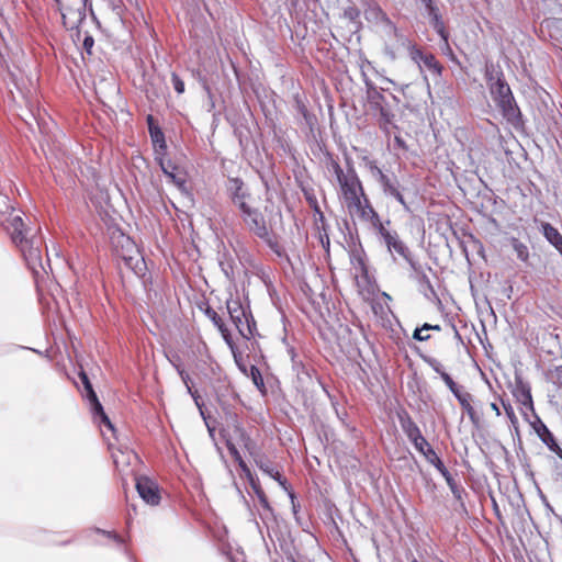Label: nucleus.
Returning <instances> with one entry per match:
<instances>
[{"label": "nucleus", "mask_w": 562, "mask_h": 562, "mask_svg": "<svg viewBox=\"0 0 562 562\" xmlns=\"http://www.w3.org/2000/svg\"><path fill=\"white\" fill-rule=\"evenodd\" d=\"M172 366L176 368L178 374L180 375L181 380L186 384V386L188 389V392L190 394H192L191 387L189 385V380H190L189 374L180 367V364H177V363L172 362Z\"/></svg>", "instance_id": "38"}, {"label": "nucleus", "mask_w": 562, "mask_h": 562, "mask_svg": "<svg viewBox=\"0 0 562 562\" xmlns=\"http://www.w3.org/2000/svg\"><path fill=\"white\" fill-rule=\"evenodd\" d=\"M360 16V11L355 5H349L344 10V18L357 24Z\"/></svg>", "instance_id": "32"}, {"label": "nucleus", "mask_w": 562, "mask_h": 562, "mask_svg": "<svg viewBox=\"0 0 562 562\" xmlns=\"http://www.w3.org/2000/svg\"><path fill=\"white\" fill-rule=\"evenodd\" d=\"M272 244H274L273 248H271L278 256H282V250L280 249L277 241L272 240Z\"/></svg>", "instance_id": "59"}, {"label": "nucleus", "mask_w": 562, "mask_h": 562, "mask_svg": "<svg viewBox=\"0 0 562 562\" xmlns=\"http://www.w3.org/2000/svg\"><path fill=\"white\" fill-rule=\"evenodd\" d=\"M351 262L357 271H359L362 274H367V266L364 263L363 258L360 255H352Z\"/></svg>", "instance_id": "34"}, {"label": "nucleus", "mask_w": 562, "mask_h": 562, "mask_svg": "<svg viewBox=\"0 0 562 562\" xmlns=\"http://www.w3.org/2000/svg\"><path fill=\"white\" fill-rule=\"evenodd\" d=\"M12 212L13 211H10L8 213L9 217L3 223L4 228L10 234L14 244H23L24 239L26 238L23 220L20 215H13Z\"/></svg>", "instance_id": "15"}, {"label": "nucleus", "mask_w": 562, "mask_h": 562, "mask_svg": "<svg viewBox=\"0 0 562 562\" xmlns=\"http://www.w3.org/2000/svg\"><path fill=\"white\" fill-rule=\"evenodd\" d=\"M227 312L238 333L246 339L255 335L256 322L249 306H244L238 297L231 296L226 301Z\"/></svg>", "instance_id": "2"}, {"label": "nucleus", "mask_w": 562, "mask_h": 562, "mask_svg": "<svg viewBox=\"0 0 562 562\" xmlns=\"http://www.w3.org/2000/svg\"><path fill=\"white\" fill-rule=\"evenodd\" d=\"M257 467L271 479L276 480L279 485H281L284 490L286 487V480L281 475V473L272 465V463L267 459H258L256 460Z\"/></svg>", "instance_id": "20"}, {"label": "nucleus", "mask_w": 562, "mask_h": 562, "mask_svg": "<svg viewBox=\"0 0 562 562\" xmlns=\"http://www.w3.org/2000/svg\"><path fill=\"white\" fill-rule=\"evenodd\" d=\"M226 192L232 203L241 212L249 206L251 194L245 182L238 177H229L226 182Z\"/></svg>", "instance_id": "9"}, {"label": "nucleus", "mask_w": 562, "mask_h": 562, "mask_svg": "<svg viewBox=\"0 0 562 562\" xmlns=\"http://www.w3.org/2000/svg\"><path fill=\"white\" fill-rule=\"evenodd\" d=\"M394 199L404 207L405 211H409V206L406 203V201L402 194V191L398 193V195H395Z\"/></svg>", "instance_id": "51"}, {"label": "nucleus", "mask_w": 562, "mask_h": 562, "mask_svg": "<svg viewBox=\"0 0 562 562\" xmlns=\"http://www.w3.org/2000/svg\"><path fill=\"white\" fill-rule=\"evenodd\" d=\"M485 79L492 99L502 111L504 117L508 122H517L520 119V111L502 69L493 63H487L485 65Z\"/></svg>", "instance_id": "1"}, {"label": "nucleus", "mask_w": 562, "mask_h": 562, "mask_svg": "<svg viewBox=\"0 0 562 562\" xmlns=\"http://www.w3.org/2000/svg\"><path fill=\"white\" fill-rule=\"evenodd\" d=\"M218 330L221 331L223 339L228 345V347L231 348L232 352L236 351L235 344H234V341L232 339V336H231V333L226 328V326L220 328Z\"/></svg>", "instance_id": "39"}, {"label": "nucleus", "mask_w": 562, "mask_h": 562, "mask_svg": "<svg viewBox=\"0 0 562 562\" xmlns=\"http://www.w3.org/2000/svg\"><path fill=\"white\" fill-rule=\"evenodd\" d=\"M169 178L179 188H182L186 183L184 179L181 177H178L175 172Z\"/></svg>", "instance_id": "47"}, {"label": "nucleus", "mask_w": 562, "mask_h": 562, "mask_svg": "<svg viewBox=\"0 0 562 562\" xmlns=\"http://www.w3.org/2000/svg\"><path fill=\"white\" fill-rule=\"evenodd\" d=\"M393 114L390 113L389 110L380 106V127L385 132H390V126L392 125Z\"/></svg>", "instance_id": "27"}, {"label": "nucleus", "mask_w": 562, "mask_h": 562, "mask_svg": "<svg viewBox=\"0 0 562 562\" xmlns=\"http://www.w3.org/2000/svg\"><path fill=\"white\" fill-rule=\"evenodd\" d=\"M97 531H98V532H101V533H103V535H105L106 537H109V538H111V539L115 540V541H116V542H119V543H121V542H122V538H121L119 535L114 533V532H111V531H104V530H100V529H98Z\"/></svg>", "instance_id": "48"}, {"label": "nucleus", "mask_w": 562, "mask_h": 562, "mask_svg": "<svg viewBox=\"0 0 562 562\" xmlns=\"http://www.w3.org/2000/svg\"><path fill=\"white\" fill-rule=\"evenodd\" d=\"M424 331L426 330L423 329V326L420 328H416L413 333V338L418 341L428 340L430 336L428 334H424Z\"/></svg>", "instance_id": "42"}, {"label": "nucleus", "mask_w": 562, "mask_h": 562, "mask_svg": "<svg viewBox=\"0 0 562 562\" xmlns=\"http://www.w3.org/2000/svg\"><path fill=\"white\" fill-rule=\"evenodd\" d=\"M372 14H374L375 18L382 16L385 18L384 13L379 8H373L371 10Z\"/></svg>", "instance_id": "58"}, {"label": "nucleus", "mask_w": 562, "mask_h": 562, "mask_svg": "<svg viewBox=\"0 0 562 562\" xmlns=\"http://www.w3.org/2000/svg\"><path fill=\"white\" fill-rule=\"evenodd\" d=\"M400 424L409 441L414 445L415 449H422L423 446L426 445V438L422 435L419 427L411 418L409 415L405 414L403 416H400Z\"/></svg>", "instance_id": "13"}, {"label": "nucleus", "mask_w": 562, "mask_h": 562, "mask_svg": "<svg viewBox=\"0 0 562 562\" xmlns=\"http://www.w3.org/2000/svg\"><path fill=\"white\" fill-rule=\"evenodd\" d=\"M456 398L458 400L459 404L461 405L462 409L467 413L469 416L471 423L474 426L480 425V416L472 406L473 397L469 392L463 391L462 393L457 394Z\"/></svg>", "instance_id": "18"}, {"label": "nucleus", "mask_w": 562, "mask_h": 562, "mask_svg": "<svg viewBox=\"0 0 562 562\" xmlns=\"http://www.w3.org/2000/svg\"><path fill=\"white\" fill-rule=\"evenodd\" d=\"M237 463H238V467L240 468V470L243 471V473H245L248 477H251L250 469L248 468L246 462L244 460H239Z\"/></svg>", "instance_id": "50"}, {"label": "nucleus", "mask_w": 562, "mask_h": 562, "mask_svg": "<svg viewBox=\"0 0 562 562\" xmlns=\"http://www.w3.org/2000/svg\"><path fill=\"white\" fill-rule=\"evenodd\" d=\"M251 485H252V488L259 499V503L260 505L262 506L263 510L267 512V513H272V508L269 504V501L265 494V492L261 490L260 486L256 485L252 481H251Z\"/></svg>", "instance_id": "29"}, {"label": "nucleus", "mask_w": 562, "mask_h": 562, "mask_svg": "<svg viewBox=\"0 0 562 562\" xmlns=\"http://www.w3.org/2000/svg\"><path fill=\"white\" fill-rule=\"evenodd\" d=\"M402 44L407 48L411 59L418 65L420 70L425 68L436 77L441 76L442 66L432 54H424L408 38H403Z\"/></svg>", "instance_id": "7"}, {"label": "nucleus", "mask_w": 562, "mask_h": 562, "mask_svg": "<svg viewBox=\"0 0 562 562\" xmlns=\"http://www.w3.org/2000/svg\"><path fill=\"white\" fill-rule=\"evenodd\" d=\"M441 379L454 396L463 392L447 372L441 373Z\"/></svg>", "instance_id": "31"}, {"label": "nucleus", "mask_w": 562, "mask_h": 562, "mask_svg": "<svg viewBox=\"0 0 562 562\" xmlns=\"http://www.w3.org/2000/svg\"><path fill=\"white\" fill-rule=\"evenodd\" d=\"M249 376L252 381V383L256 385V387L262 393H266V385L263 382V378L261 375V372L257 366H250L249 369Z\"/></svg>", "instance_id": "24"}, {"label": "nucleus", "mask_w": 562, "mask_h": 562, "mask_svg": "<svg viewBox=\"0 0 562 562\" xmlns=\"http://www.w3.org/2000/svg\"><path fill=\"white\" fill-rule=\"evenodd\" d=\"M416 2H419L424 7L425 10H427L428 8L435 5L432 0H416Z\"/></svg>", "instance_id": "56"}, {"label": "nucleus", "mask_w": 562, "mask_h": 562, "mask_svg": "<svg viewBox=\"0 0 562 562\" xmlns=\"http://www.w3.org/2000/svg\"><path fill=\"white\" fill-rule=\"evenodd\" d=\"M147 125H148V132L150 133L151 128L153 127H159L156 123H155V119L153 115H148L147 116Z\"/></svg>", "instance_id": "53"}, {"label": "nucleus", "mask_w": 562, "mask_h": 562, "mask_svg": "<svg viewBox=\"0 0 562 562\" xmlns=\"http://www.w3.org/2000/svg\"><path fill=\"white\" fill-rule=\"evenodd\" d=\"M93 44H94V40L92 36L90 35H87L83 40V48L86 49V52L88 54H91V49L93 47Z\"/></svg>", "instance_id": "45"}, {"label": "nucleus", "mask_w": 562, "mask_h": 562, "mask_svg": "<svg viewBox=\"0 0 562 562\" xmlns=\"http://www.w3.org/2000/svg\"><path fill=\"white\" fill-rule=\"evenodd\" d=\"M379 183H380L382 191L385 195L400 186L398 180L395 177L391 178L387 175L384 178H382L379 181Z\"/></svg>", "instance_id": "28"}, {"label": "nucleus", "mask_w": 562, "mask_h": 562, "mask_svg": "<svg viewBox=\"0 0 562 562\" xmlns=\"http://www.w3.org/2000/svg\"><path fill=\"white\" fill-rule=\"evenodd\" d=\"M134 269H135V272H136L137 274H138V273H140V271H142V267H139L138 262L136 263V266H135V268H134Z\"/></svg>", "instance_id": "63"}, {"label": "nucleus", "mask_w": 562, "mask_h": 562, "mask_svg": "<svg viewBox=\"0 0 562 562\" xmlns=\"http://www.w3.org/2000/svg\"><path fill=\"white\" fill-rule=\"evenodd\" d=\"M61 14L63 23L68 30L77 29L86 19L89 9L93 15L91 3L88 0H55Z\"/></svg>", "instance_id": "3"}, {"label": "nucleus", "mask_w": 562, "mask_h": 562, "mask_svg": "<svg viewBox=\"0 0 562 562\" xmlns=\"http://www.w3.org/2000/svg\"><path fill=\"white\" fill-rule=\"evenodd\" d=\"M289 353H290V356H291V360H292L293 368L299 367V366L301 364V362H297V361H296V359H295V358H296V355H295L294 349H290V350H289Z\"/></svg>", "instance_id": "55"}, {"label": "nucleus", "mask_w": 562, "mask_h": 562, "mask_svg": "<svg viewBox=\"0 0 562 562\" xmlns=\"http://www.w3.org/2000/svg\"><path fill=\"white\" fill-rule=\"evenodd\" d=\"M366 166L368 167L371 176L379 182L386 175L376 165V161L366 158Z\"/></svg>", "instance_id": "30"}, {"label": "nucleus", "mask_w": 562, "mask_h": 562, "mask_svg": "<svg viewBox=\"0 0 562 562\" xmlns=\"http://www.w3.org/2000/svg\"><path fill=\"white\" fill-rule=\"evenodd\" d=\"M515 396L521 404L522 408L530 411L536 416L530 386L527 383H524L522 381L517 382Z\"/></svg>", "instance_id": "19"}, {"label": "nucleus", "mask_w": 562, "mask_h": 562, "mask_svg": "<svg viewBox=\"0 0 562 562\" xmlns=\"http://www.w3.org/2000/svg\"><path fill=\"white\" fill-rule=\"evenodd\" d=\"M394 143H395V145H396L398 148H401V149H403V150H407V145H406L405 140H404L401 136L396 135V136L394 137Z\"/></svg>", "instance_id": "49"}, {"label": "nucleus", "mask_w": 562, "mask_h": 562, "mask_svg": "<svg viewBox=\"0 0 562 562\" xmlns=\"http://www.w3.org/2000/svg\"><path fill=\"white\" fill-rule=\"evenodd\" d=\"M150 139L155 147L156 151H159L160 154H164V151L167 149L166 140L164 132L160 127H153L150 133Z\"/></svg>", "instance_id": "22"}, {"label": "nucleus", "mask_w": 562, "mask_h": 562, "mask_svg": "<svg viewBox=\"0 0 562 562\" xmlns=\"http://www.w3.org/2000/svg\"><path fill=\"white\" fill-rule=\"evenodd\" d=\"M490 407H491V409H492L493 412H495V415H496V416H499V415H501L499 407L497 406V404H496V403H491Z\"/></svg>", "instance_id": "60"}, {"label": "nucleus", "mask_w": 562, "mask_h": 562, "mask_svg": "<svg viewBox=\"0 0 562 562\" xmlns=\"http://www.w3.org/2000/svg\"><path fill=\"white\" fill-rule=\"evenodd\" d=\"M447 484H448L452 495L454 496V498H457L458 501H461L464 490L457 484L454 479L450 483H447Z\"/></svg>", "instance_id": "37"}, {"label": "nucleus", "mask_w": 562, "mask_h": 562, "mask_svg": "<svg viewBox=\"0 0 562 562\" xmlns=\"http://www.w3.org/2000/svg\"><path fill=\"white\" fill-rule=\"evenodd\" d=\"M540 232L558 252L562 251V234L553 225L548 222H541Z\"/></svg>", "instance_id": "17"}, {"label": "nucleus", "mask_w": 562, "mask_h": 562, "mask_svg": "<svg viewBox=\"0 0 562 562\" xmlns=\"http://www.w3.org/2000/svg\"><path fill=\"white\" fill-rule=\"evenodd\" d=\"M240 213L241 218L248 227L249 232L266 241L270 248H273L274 244H272L270 232L266 225V221L261 212L258 209L251 207L249 205Z\"/></svg>", "instance_id": "6"}, {"label": "nucleus", "mask_w": 562, "mask_h": 562, "mask_svg": "<svg viewBox=\"0 0 562 562\" xmlns=\"http://www.w3.org/2000/svg\"><path fill=\"white\" fill-rule=\"evenodd\" d=\"M351 209H356L359 217L370 223L375 233L384 226V223L381 221L367 196L363 198V201L360 200L359 204H353Z\"/></svg>", "instance_id": "11"}, {"label": "nucleus", "mask_w": 562, "mask_h": 562, "mask_svg": "<svg viewBox=\"0 0 562 562\" xmlns=\"http://www.w3.org/2000/svg\"><path fill=\"white\" fill-rule=\"evenodd\" d=\"M47 266L50 268V256L47 254Z\"/></svg>", "instance_id": "64"}, {"label": "nucleus", "mask_w": 562, "mask_h": 562, "mask_svg": "<svg viewBox=\"0 0 562 562\" xmlns=\"http://www.w3.org/2000/svg\"><path fill=\"white\" fill-rule=\"evenodd\" d=\"M419 290L424 293L425 296L429 297V294L435 295V291L432 284L428 278V276L422 272L418 277Z\"/></svg>", "instance_id": "26"}, {"label": "nucleus", "mask_w": 562, "mask_h": 562, "mask_svg": "<svg viewBox=\"0 0 562 562\" xmlns=\"http://www.w3.org/2000/svg\"><path fill=\"white\" fill-rule=\"evenodd\" d=\"M423 329H425L426 331L430 330V329H432V330H440V326L439 325H430V324L425 323L423 325Z\"/></svg>", "instance_id": "57"}, {"label": "nucleus", "mask_w": 562, "mask_h": 562, "mask_svg": "<svg viewBox=\"0 0 562 562\" xmlns=\"http://www.w3.org/2000/svg\"><path fill=\"white\" fill-rule=\"evenodd\" d=\"M233 356H234L235 362H236V364L238 366V368H239L244 373H247V369H246V367L240 362V357H239V355L237 353V351H234V352H233Z\"/></svg>", "instance_id": "52"}, {"label": "nucleus", "mask_w": 562, "mask_h": 562, "mask_svg": "<svg viewBox=\"0 0 562 562\" xmlns=\"http://www.w3.org/2000/svg\"><path fill=\"white\" fill-rule=\"evenodd\" d=\"M147 125H148V132L150 133L151 128L153 127H159L156 123H155V119L153 115H148L147 116Z\"/></svg>", "instance_id": "54"}, {"label": "nucleus", "mask_w": 562, "mask_h": 562, "mask_svg": "<svg viewBox=\"0 0 562 562\" xmlns=\"http://www.w3.org/2000/svg\"><path fill=\"white\" fill-rule=\"evenodd\" d=\"M416 450L422 453L425 459L427 460V462H429L430 464H432L435 468L437 465H441V459L437 456V453L435 452V450L431 448V446L429 445V442L426 440V445L423 446V448H416Z\"/></svg>", "instance_id": "23"}, {"label": "nucleus", "mask_w": 562, "mask_h": 562, "mask_svg": "<svg viewBox=\"0 0 562 562\" xmlns=\"http://www.w3.org/2000/svg\"><path fill=\"white\" fill-rule=\"evenodd\" d=\"M401 192V189H400V186L394 189L393 191H391L390 193H387L386 195L387 196H392V198H395V195H398V193Z\"/></svg>", "instance_id": "62"}, {"label": "nucleus", "mask_w": 562, "mask_h": 562, "mask_svg": "<svg viewBox=\"0 0 562 562\" xmlns=\"http://www.w3.org/2000/svg\"><path fill=\"white\" fill-rule=\"evenodd\" d=\"M503 406H504V409L506 412V415L508 416V418L510 419V422L513 424H515L517 422V418L515 416V413H514V409L513 407L508 404L506 405L505 403H503Z\"/></svg>", "instance_id": "46"}, {"label": "nucleus", "mask_w": 562, "mask_h": 562, "mask_svg": "<svg viewBox=\"0 0 562 562\" xmlns=\"http://www.w3.org/2000/svg\"><path fill=\"white\" fill-rule=\"evenodd\" d=\"M426 362L428 363V366H429V367H430V368H431L436 373H438V374H440V375H441V373H442V372H445V371L442 370V366H441V363H440L438 360H436V359H434V358H427V359H426Z\"/></svg>", "instance_id": "41"}, {"label": "nucleus", "mask_w": 562, "mask_h": 562, "mask_svg": "<svg viewBox=\"0 0 562 562\" xmlns=\"http://www.w3.org/2000/svg\"><path fill=\"white\" fill-rule=\"evenodd\" d=\"M112 9L115 12L116 15L121 14L122 7L120 4H112Z\"/></svg>", "instance_id": "61"}, {"label": "nucleus", "mask_w": 562, "mask_h": 562, "mask_svg": "<svg viewBox=\"0 0 562 562\" xmlns=\"http://www.w3.org/2000/svg\"><path fill=\"white\" fill-rule=\"evenodd\" d=\"M79 378H80L81 383L83 384V387L87 392V398L90 403L93 422L101 428L102 434H104L103 427H105L108 430H110L114 434L115 428H114L112 422L110 420V418L108 417V415L105 414L103 406L100 403V401L92 387V384L88 378V374L85 371H80Z\"/></svg>", "instance_id": "4"}, {"label": "nucleus", "mask_w": 562, "mask_h": 562, "mask_svg": "<svg viewBox=\"0 0 562 562\" xmlns=\"http://www.w3.org/2000/svg\"><path fill=\"white\" fill-rule=\"evenodd\" d=\"M205 313H206L207 317L212 321L214 326L217 327V329L225 326L222 317L214 310L209 307Z\"/></svg>", "instance_id": "35"}, {"label": "nucleus", "mask_w": 562, "mask_h": 562, "mask_svg": "<svg viewBox=\"0 0 562 562\" xmlns=\"http://www.w3.org/2000/svg\"><path fill=\"white\" fill-rule=\"evenodd\" d=\"M533 429L538 435L539 439L548 447V449L562 460V449L558 445L554 435L537 415L536 423L533 424Z\"/></svg>", "instance_id": "14"}, {"label": "nucleus", "mask_w": 562, "mask_h": 562, "mask_svg": "<svg viewBox=\"0 0 562 562\" xmlns=\"http://www.w3.org/2000/svg\"><path fill=\"white\" fill-rule=\"evenodd\" d=\"M331 167H333L334 173H335L338 182L341 181L342 179L347 178V173L344 172L342 168L340 167V165L337 161H333Z\"/></svg>", "instance_id": "40"}, {"label": "nucleus", "mask_w": 562, "mask_h": 562, "mask_svg": "<svg viewBox=\"0 0 562 562\" xmlns=\"http://www.w3.org/2000/svg\"><path fill=\"white\" fill-rule=\"evenodd\" d=\"M426 14L428 15L430 20V24L432 29L436 31V33L440 36L442 41L441 49L450 50L449 45V33L446 30L445 22L442 20V15L440 13L439 8L435 4L427 10H425Z\"/></svg>", "instance_id": "12"}, {"label": "nucleus", "mask_w": 562, "mask_h": 562, "mask_svg": "<svg viewBox=\"0 0 562 562\" xmlns=\"http://www.w3.org/2000/svg\"><path fill=\"white\" fill-rule=\"evenodd\" d=\"M171 83L177 93L181 94L184 92V82L176 72L171 74Z\"/></svg>", "instance_id": "36"}, {"label": "nucleus", "mask_w": 562, "mask_h": 562, "mask_svg": "<svg viewBox=\"0 0 562 562\" xmlns=\"http://www.w3.org/2000/svg\"><path fill=\"white\" fill-rule=\"evenodd\" d=\"M379 239L385 245L389 254L396 260V256L407 261L411 267L417 271L416 265L412 259L411 251L406 244L400 238L397 232L390 231L385 225L376 232Z\"/></svg>", "instance_id": "5"}, {"label": "nucleus", "mask_w": 562, "mask_h": 562, "mask_svg": "<svg viewBox=\"0 0 562 562\" xmlns=\"http://www.w3.org/2000/svg\"><path fill=\"white\" fill-rule=\"evenodd\" d=\"M158 160V164L162 170V172L169 178L170 176H172V173L175 172L176 170V166L170 161H165V159L162 157H159L157 158Z\"/></svg>", "instance_id": "33"}, {"label": "nucleus", "mask_w": 562, "mask_h": 562, "mask_svg": "<svg viewBox=\"0 0 562 562\" xmlns=\"http://www.w3.org/2000/svg\"><path fill=\"white\" fill-rule=\"evenodd\" d=\"M436 469L445 477L447 483H450L453 480L452 475L450 474L448 469L445 467L443 462H441V465H437Z\"/></svg>", "instance_id": "43"}, {"label": "nucleus", "mask_w": 562, "mask_h": 562, "mask_svg": "<svg viewBox=\"0 0 562 562\" xmlns=\"http://www.w3.org/2000/svg\"><path fill=\"white\" fill-rule=\"evenodd\" d=\"M367 66H371V63L368 59H362L360 63V69L362 72L363 81L369 89V98L372 102H375L378 104L379 100H383V95L374 89L372 82L368 79L366 75Z\"/></svg>", "instance_id": "21"}, {"label": "nucleus", "mask_w": 562, "mask_h": 562, "mask_svg": "<svg viewBox=\"0 0 562 562\" xmlns=\"http://www.w3.org/2000/svg\"><path fill=\"white\" fill-rule=\"evenodd\" d=\"M338 183L349 209H351L353 204H359L361 198L366 196L361 181L353 169H350L347 172V178Z\"/></svg>", "instance_id": "8"}, {"label": "nucleus", "mask_w": 562, "mask_h": 562, "mask_svg": "<svg viewBox=\"0 0 562 562\" xmlns=\"http://www.w3.org/2000/svg\"><path fill=\"white\" fill-rule=\"evenodd\" d=\"M16 245L21 248L30 269L36 272V268L41 267L46 272L45 267L42 265L41 250L32 241L25 238L23 244Z\"/></svg>", "instance_id": "16"}, {"label": "nucleus", "mask_w": 562, "mask_h": 562, "mask_svg": "<svg viewBox=\"0 0 562 562\" xmlns=\"http://www.w3.org/2000/svg\"><path fill=\"white\" fill-rule=\"evenodd\" d=\"M512 246L516 252L517 258L526 262L529 258L528 247L517 238H513Z\"/></svg>", "instance_id": "25"}, {"label": "nucleus", "mask_w": 562, "mask_h": 562, "mask_svg": "<svg viewBox=\"0 0 562 562\" xmlns=\"http://www.w3.org/2000/svg\"><path fill=\"white\" fill-rule=\"evenodd\" d=\"M227 449L229 451V454L234 458V460L236 462H238L239 460H243L239 451L237 450V448L233 443H227Z\"/></svg>", "instance_id": "44"}, {"label": "nucleus", "mask_w": 562, "mask_h": 562, "mask_svg": "<svg viewBox=\"0 0 562 562\" xmlns=\"http://www.w3.org/2000/svg\"><path fill=\"white\" fill-rule=\"evenodd\" d=\"M136 490L140 498L148 505L156 506L160 502L159 487L156 482L146 476L136 480Z\"/></svg>", "instance_id": "10"}]
</instances>
